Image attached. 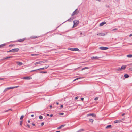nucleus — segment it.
Segmentation results:
<instances>
[{
    "instance_id": "54",
    "label": "nucleus",
    "mask_w": 132,
    "mask_h": 132,
    "mask_svg": "<svg viewBox=\"0 0 132 132\" xmlns=\"http://www.w3.org/2000/svg\"><path fill=\"white\" fill-rule=\"evenodd\" d=\"M49 114H47V116H49Z\"/></svg>"
},
{
    "instance_id": "40",
    "label": "nucleus",
    "mask_w": 132,
    "mask_h": 132,
    "mask_svg": "<svg viewBox=\"0 0 132 132\" xmlns=\"http://www.w3.org/2000/svg\"><path fill=\"white\" fill-rule=\"evenodd\" d=\"M44 122L42 123L41 124V126H42L44 125Z\"/></svg>"
},
{
    "instance_id": "18",
    "label": "nucleus",
    "mask_w": 132,
    "mask_h": 132,
    "mask_svg": "<svg viewBox=\"0 0 132 132\" xmlns=\"http://www.w3.org/2000/svg\"><path fill=\"white\" fill-rule=\"evenodd\" d=\"M5 45V44H3L0 45V48H2Z\"/></svg>"
},
{
    "instance_id": "28",
    "label": "nucleus",
    "mask_w": 132,
    "mask_h": 132,
    "mask_svg": "<svg viewBox=\"0 0 132 132\" xmlns=\"http://www.w3.org/2000/svg\"><path fill=\"white\" fill-rule=\"evenodd\" d=\"M31 55L32 56H36L38 55V54H31Z\"/></svg>"
},
{
    "instance_id": "17",
    "label": "nucleus",
    "mask_w": 132,
    "mask_h": 132,
    "mask_svg": "<svg viewBox=\"0 0 132 132\" xmlns=\"http://www.w3.org/2000/svg\"><path fill=\"white\" fill-rule=\"evenodd\" d=\"M97 35L101 36H104L105 35V34L104 33H100L97 34Z\"/></svg>"
},
{
    "instance_id": "44",
    "label": "nucleus",
    "mask_w": 132,
    "mask_h": 132,
    "mask_svg": "<svg viewBox=\"0 0 132 132\" xmlns=\"http://www.w3.org/2000/svg\"><path fill=\"white\" fill-rule=\"evenodd\" d=\"M60 115H63L64 114V113H61L59 114Z\"/></svg>"
},
{
    "instance_id": "39",
    "label": "nucleus",
    "mask_w": 132,
    "mask_h": 132,
    "mask_svg": "<svg viewBox=\"0 0 132 132\" xmlns=\"http://www.w3.org/2000/svg\"><path fill=\"white\" fill-rule=\"evenodd\" d=\"M77 78L76 79H75L74 80V81H75L76 80H77V79H79L80 78Z\"/></svg>"
},
{
    "instance_id": "12",
    "label": "nucleus",
    "mask_w": 132,
    "mask_h": 132,
    "mask_svg": "<svg viewBox=\"0 0 132 132\" xmlns=\"http://www.w3.org/2000/svg\"><path fill=\"white\" fill-rule=\"evenodd\" d=\"M12 89V88H11V87L7 88H5V90H4V91H3V92H5L6 91H7V90H9V89Z\"/></svg>"
},
{
    "instance_id": "33",
    "label": "nucleus",
    "mask_w": 132,
    "mask_h": 132,
    "mask_svg": "<svg viewBox=\"0 0 132 132\" xmlns=\"http://www.w3.org/2000/svg\"><path fill=\"white\" fill-rule=\"evenodd\" d=\"M89 121L90 122L92 123L93 122V119H89Z\"/></svg>"
},
{
    "instance_id": "60",
    "label": "nucleus",
    "mask_w": 132,
    "mask_h": 132,
    "mask_svg": "<svg viewBox=\"0 0 132 132\" xmlns=\"http://www.w3.org/2000/svg\"><path fill=\"white\" fill-rule=\"evenodd\" d=\"M82 34V32H81V33H80V35H81Z\"/></svg>"
},
{
    "instance_id": "41",
    "label": "nucleus",
    "mask_w": 132,
    "mask_h": 132,
    "mask_svg": "<svg viewBox=\"0 0 132 132\" xmlns=\"http://www.w3.org/2000/svg\"><path fill=\"white\" fill-rule=\"evenodd\" d=\"M5 79L4 78H0V80H2Z\"/></svg>"
},
{
    "instance_id": "5",
    "label": "nucleus",
    "mask_w": 132,
    "mask_h": 132,
    "mask_svg": "<svg viewBox=\"0 0 132 132\" xmlns=\"http://www.w3.org/2000/svg\"><path fill=\"white\" fill-rule=\"evenodd\" d=\"M79 13V11L77 9H76L73 12L72 14V16H73L75 15H77Z\"/></svg>"
},
{
    "instance_id": "19",
    "label": "nucleus",
    "mask_w": 132,
    "mask_h": 132,
    "mask_svg": "<svg viewBox=\"0 0 132 132\" xmlns=\"http://www.w3.org/2000/svg\"><path fill=\"white\" fill-rule=\"evenodd\" d=\"M39 37V36H31L30 38L31 39H35L36 38H37Z\"/></svg>"
},
{
    "instance_id": "4",
    "label": "nucleus",
    "mask_w": 132,
    "mask_h": 132,
    "mask_svg": "<svg viewBox=\"0 0 132 132\" xmlns=\"http://www.w3.org/2000/svg\"><path fill=\"white\" fill-rule=\"evenodd\" d=\"M79 23V21L77 20H75L73 21L74 25L73 28L76 27L77 25Z\"/></svg>"
},
{
    "instance_id": "22",
    "label": "nucleus",
    "mask_w": 132,
    "mask_h": 132,
    "mask_svg": "<svg viewBox=\"0 0 132 132\" xmlns=\"http://www.w3.org/2000/svg\"><path fill=\"white\" fill-rule=\"evenodd\" d=\"M127 56L129 58H131L132 57V55L131 54H129L127 55Z\"/></svg>"
},
{
    "instance_id": "27",
    "label": "nucleus",
    "mask_w": 132,
    "mask_h": 132,
    "mask_svg": "<svg viewBox=\"0 0 132 132\" xmlns=\"http://www.w3.org/2000/svg\"><path fill=\"white\" fill-rule=\"evenodd\" d=\"M89 69V67H85L84 68H83L81 70H84L85 69Z\"/></svg>"
},
{
    "instance_id": "53",
    "label": "nucleus",
    "mask_w": 132,
    "mask_h": 132,
    "mask_svg": "<svg viewBox=\"0 0 132 132\" xmlns=\"http://www.w3.org/2000/svg\"><path fill=\"white\" fill-rule=\"evenodd\" d=\"M84 98H81V100H84Z\"/></svg>"
},
{
    "instance_id": "49",
    "label": "nucleus",
    "mask_w": 132,
    "mask_h": 132,
    "mask_svg": "<svg viewBox=\"0 0 132 132\" xmlns=\"http://www.w3.org/2000/svg\"><path fill=\"white\" fill-rule=\"evenodd\" d=\"M132 36V33L131 34H130V35H129V36L130 37H131V36Z\"/></svg>"
},
{
    "instance_id": "47",
    "label": "nucleus",
    "mask_w": 132,
    "mask_h": 132,
    "mask_svg": "<svg viewBox=\"0 0 132 132\" xmlns=\"http://www.w3.org/2000/svg\"><path fill=\"white\" fill-rule=\"evenodd\" d=\"M28 123H30V120H28Z\"/></svg>"
},
{
    "instance_id": "29",
    "label": "nucleus",
    "mask_w": 132,
    "mask_h": 132,
    "mask_svg": "<svg viewBox=\"0 0 132 132\" xmlns=\"http://www.w3.org/2000/svg\"><path fill=\"white\" fill-rule=\"evenodd\" d=\"M39 118L40 119H43V117L42 116H39Z\"/></svg>"
},
{
    "instance_id": "3",
    "label": "nucleus",
    "mask_w": 132,
    "mask_h": 132,
    "mask_svg": "<svg viewBox=\"0 0 132 132\" xmlns=\"http://www.w3.org/2000/svg\"><path fill=\"white\" fill-rule=\"evenodd\" d=\"M126 66L125 65H122L121 68H118L116 69V70L117 71H121L125 69L126 68Z\"/></svg>"
},
{
    "instance_id": "21",
    "label": "nucleus",
    "mask_w": 132,
    "mask_h": 132,
    "mask_svg": "<svg viewBox=\"0 0 132 132\" xmlns=\"http://www.w3.org/2000/svg\"><path fill=\"white\" fill-rule=\"evenodd\" d=\"M17 63L18 65L19 66L21 65L22 64V62H18Z\"/></svg>"
},
{
    "instance_id": "16",
    "label": "nucleus",
    "mask_w": 132,
    "mask_h": 132,
    "mask_svg": "<svg viewBox=\"0 0 132 132\" xmlns=\"http://www.w3.org/2000/svg\"><path fill=\"white\" fill-rule=\"evenodd\" d=\"M49 67V66L48 65L47 66H45V67L40 68V69H39V70H43L44 69H47Z\"/></svg>"
},
{
    "instance_id": "62",
    "label": "nucleus",
    "mask_w": 132,
    "mask_h": 132,
    "mask_svg": "<svg viewBox=\"0 0 132 132\" xmlns=\"http://www.w3.org/2000/svg\"><path fill=\"white\" fill-rule=\"evenodd\" d=\"M67 21H65V22Z\"/></svg>"
},
{
    "instance_id": "6",
    "label": "nucleus",
    "mask_w": 132,
    "mask_h": 132,
    "mask_svg": "<svg viewBox=\"0 0 132 132\" xmlns=\"http://www.w3.org/2000/svg\"><path fill=\"white\" fill-rule=\"evenodd\" d=\"M32 78L30 76L25 77H23V79L26 80H29Z\"/></svg>"
},
{
    "instance_id": "45",
    "label": "nucleus",
    "mask_w": 132,
    "mask_h": 132,
    "mask_svg": "<svg viewBox=\"0 0 132 132\" xmlns=\"http://www.w3.org/2000/svg\"><path fill=\"white\" fill-rule=\"evenodd\" d=\"M79 97H78L77 96L75 97V99L76 100H77L78 98Z\"/></svg>"
},
{
    "instance_id": "23",
    "label": "nucleus",
    "mask_w": 132,
    "mask_h": 132,
    "mask_svg": "<svg viewBox=\"0 0 132 132\" xmlns=\"http://www.w3.org/2000/svg\"><path fill=\"white\" fill-rule=\"evenodd\" d=\"M124 77L125 78H128L129 77V75L127 74H125L124 75Z\"/></svg>"
},
{
    "instance_id": "1",
    "label": "nucleus",
    "mask_w": 132,
    "mask_h": 132,
    "mask_svg": "<svg viewBox=\"0 0 132 132\" xmlns=\"http://www.w3.org/2000/svg\"><path fill=\"white\" fill-rule=\"evenodd\" d=\"M19 50V49L18 48H15L14 49H12L8 51H7V52H13L15 53L17 52Z\"/></svg>"
},
{
    "instance_id": "26",
    "label": "nucleus",
    "mask_w": 132,
    "mask_h": 132,
    "mask_svg": "<svg viewBox=\"0 0 132 132\" xmlns=\"http://www.w3.org/2000/svg\"><path fill=\"white\" fill-rule=\"evenodd\" d=\"M12 110L11 109L8 110H5L4 111V112H7L8 111H12Z\"/></svg>"
},
{
    "instance_id": "34",
    "label": "nucleus",
    "mask_w": 132,
    "mask_h": 132,
    "mask_svg": "<svg viewBox=\"0 0 132 132\" xmlns=\"http://www.w3.org/2000/svg\"><path fill=\"white\" fill-rule=\"evenodd\" d=\"M18 87H19L18 86H15V87H11V88H12V89H13V88H17Z\"/></svg>"
},
{
    "instance_id": "61",
    "label": "nucleus",
    "mask_w": 132,
    "mask_h": 132,
    "mask_svg": "<svg viewBox=\"0 0 132 132\" xmlns=\"http://www.w3.org/2000/svg\"><path fill=\"white\" fill-rule=\"evenodd\" d=\"M9 123H8V125H9Z\"/></svg>"
},
{
    "instance_id": "13",
    "label": "nucleus",
    "mask_w": 132,
    "mask_h": 132,
    "mask_svg": "<svg viewBox=\"0 0 132 132\" xmlns=\"http://www.w3.org/2000/svg\"><path fill=\"white\" fill-rule=\"evenodd\" d=\"M66 125L65 124H64L63 125H61L60 126H59V127H58L57 128V129H60L62 128L63 127Z\"/></svg>"
},
{
    "instance_id": "7",
    "label": "nucleus",
    "mask_w": 132,
    "mask_h": 132,
    "mask_svg": "<svg viewBox=\"0 0 132 132\" xmlns=\"http://www.w3.org/2000/svg\"><path fill=\"white\" fill-rule=\"evenodd\" d=\"M69 50H70L73 51H78L79 50V49L78 48H70L69 49Z\"/></svg>"
},
{
    "instance_id": "46",
    "label": "nucleus",
    "mask_w": 132,
    "mask_h": 132,
    "mask_svg": "<svg viewBox=\"0 0 132 132\" xmlns=\"http://www.w3.org/2000/svg\"><path fill=\"white\" fill-rule=\"evenodd\" d=\"M32 124L33 126H35V125L34 123H32Z\"/></svg>"
},
{
    "instance_id": "43",
    "label": "nucleus",
    "mask_w": 132,
    "mask_h": 132,
    "mask_svg": "<svg viewBox=\"0 0 132 132\" xmlns=\"http://www.w3.org/2000/svg\"><path fill=\"white\" fill-rule=\"evenodd\" d=\"M129 70L130 71H132V68H129Z\"/></svg>"
},
{
    "instance_id": "50",
    "label": "nucleus",
    "mask_w": 132,
    "mask_h": 132,
    "mask_svg": "<svg viewBox=\"0 0 132 132\" xmlns=\"http://www.w3.org/2000/svg\"><path fill=\"white\" fill-rule=\"evenodd\" d=\"M125 119V118H123L122 120V121L123 120H124Z\"/></svg>"
},
{
    "instance_id": "25",
    "label": "nucleus",
    "mask_w": 132,
    "mask_h": 132,
    "mask_svg": "<svg viewBox=\"0 0 132 132\" xmlns=\"http://www.w3.org/2000/svg\"><path fill=\"white\" fill-rule=\"evenodd\" d=\"M13 57V56H9V57H5V58H4L3 59H7L9 58H12V57Z\"/></svg>"
},
{
    "instance_id": "14",
    "label": "nucleus",
    "mask_w": 132,
    "mask_h": 132,
    "mask_svg": "<svg viewBox=\"0 0 132 132\" xmlns=\"http://www.w3.org/2000/svg\"><path fill=\"white\" fill-rule=\"evenodd\" d=\"M106 22H103L100 23V26H102L103 25H104L106 24Z\"/></svg>"
},
{
    "instance_id": "56",
    "label": "nucleus",
    "mask_w": 132,
    "mask_h": 132,
    "mask_svg": "<svg viewBox=\"0 0 132 132\" xmlns=\"http://www.w3.org/2000/svg\"><path fill=\"white\" fill-rule=\"evenodd\" d=\"M50 108H52V105H50Z\"/></svg>"
},
{
    "instance_id": "35",
    "label": "nucleus",
    "mask_w": 132,
    "mask_h": 132,
    "mask_svg": "<svg viewBox=\"0 0 132 132\" xmlns=\"http://www.w3.org/2000/svg\"><path fill=\"white\" fill-rule=\"evenodd\" d=\"M39 70V69H36V70H33L31 71V72H32L34 71H36Z\"/></svg>"
},
{
    "instance_id": "48",
    "label": "nucleus",
    "mask_w": 132,
    "mask_h": 132,
    "mask_svg": "<svg viewBox=\"0 0 132 132\" xmlns=\"http://www.w3.org/2000/svg\"><path fill=\"white\" fill-rule=\"evenodd\" d=\"M61 106V108H63V105H61V106Z\"/></svg>"
},
{
    "instance_id": "51",
    "label": "nucleus",
    "mask_w": 132,
    "mask_h": 132,
    "mask_svg": "<svg viewBox=\"0 0 132 132\" xmlns=\"http://www.w3.org/2000/svg\"><path fill=\"white\" fill-rule=\"evenodd\" d=\"M53 116V114H51L50 115V116L51 117H52V116Z\"/></svg>"
},
{
    "instance_id": "55",
    "label": "nucleus",
    "mask_w": 132,
    "mask_h": 132,
    "mask_svg": "<svg viewBox=\"0 0 132 132\" xmlns=\"http://www.w3.org/2000/svg\"><path fill=\"white\" fill-rule=\"evenodd\" d=\"M125 114V113H123V114H122V116H123Z\"/></svg>"
},
{
    "instance_id": "52",
    "label": "nucleus",
    "mask_w": 132,
    "mask_h": 132,
    "mask_svg": "<svg viewBox=\"0 0 132 132\" xmlns=\"http://www.w3.org/2000/svg\"><path fill=\"white\" fill-rule=\"evenodd\" d=\"M31 117H33L34 116V115L33 114H32L31 115Z\"/></svg>"
},
{
    "instance_id": "36",
    "label": "nucleus",
    "mask_w": 132,
    "mask_h": 132,
    "mask_svg": "<svg viewBox=\"0 0 132 132\" xmlns=\"http://www.w3.org/2000/svg\"><path fill=\"white\" fill-rule=\"evenodd\" d=\"M20 124L21 125L22 124V121H20Z\"/></svg>"
},
{
    "instance_id": "59",
    "label": "nucleus",
    "mask_w": 132,
    "mask_h": 132,
    "mask_svg": "<svg viewBox=\"0 0 132 132\" xmlns=\"http://www.w3.org/2000/svg\"><path fill=\"white\" fill-rule=\"evenodd\" d=\"M56 104H57V105H58V104H59L58 103V102H56Z\"/></svg>"
},
{
    "instance_id": "24",
    "label": "nucleus",
    "mask_w": 132,
    "mask_h": 132,
    "mask_svg": "<svg viewBox=\"0 0 132 132\" xmlns=\"http://www.w3.org/2000/svg\"><path fill=\"white\" fill-rule=\"evenodd\" d=\"M111 127V125H108L106 127V128L107 129L109 128H110Z\"/></svg>"
},
{
    "instance_id": "20",
    "label": "nucleus",
    "mask_w": 132,
    "mask_h": 132,
    "mask_svg": "<svg viewBox=\"0 0 132 132\" xmlns=\"http://www.w3.org/2000/svg\"><path fill=\"white\" fill-rule=\"evenodd\" d=\"M73 19V18H70L67 20V21H72Z\"/></svg>"
},
{
    "instance_id": "30",
    "label": "nucleus",
    "mask_w": 132,
    "mask_h": 132,
    "mask_svg": "<svg viewBox=\"0 0 132 132\" xmlns=\"http://www.w3.org/2000/svg\"><path fill=\"white\" fill-rule=\"evenodd\" d=\"M24 117V116L23 115H22L20 117V120H22L23 119V118Z\"/></svg>"
},
{
    "instance_id": "9",
    "label": "nucleus",
    "mask_w": 132,
    "mask_h": 132,
    "mask_svg": "<svg viewBox=\"0 0 132 132\" xmlns=\"http://www.w3.org/2000/svg\"><path fill=\"white\" fill-rule=\"evenodd\" d=\"M92 116L93 117H96L95 114L94 113L88 114L87 115V116Z\"/></svg>"
},
{
    "instance_id": "31",
    "label": "nucleus",
    "mask_w": 132,
    "mask_h": 132,
    "mask_svg": "<svg viewBox=\"0 0 132 132\" xmlns=\"http://www.w3.org/2000/svg\"><path fill=\"white\" fill-rule=\"evenodd\" d=\"M41 73H47V72L46 71H41L40 72Z\"/></svg>"
},
{
    "instance_id": "10",
    "label": "nucleus",
    "mask_w": 132,
    "mask_h": 132,
    "mask_svg": "<svg viewBox=\"0 0 132 132\" xmlns=\"http://www.w3.org/2000/svg\"><path fill=\"white\" fill-rule=\"evenodd\" d=\"M122 122V120H115L114 121V123H120Z\"/></svg>"
},
{
    "instance_id": "57",
    "label": "nucleus",
    "mask_w": 132,
    "mask_h": 132,
    "mask_svg": "<svg viewBox=\"0 0 132 132\" xmlns=\"http://www.w3.org/2000/svg\"><path fill=\"white\" fill-rule=\"evenodd\" d=\"M12 46V45H9V46L10 47V46Z\"/></svg>"
},
{
    "instance_id": "42",
    "label": "nucleus",
    "mask_w": 132,
    "mask_h": 132,
    "mask_svg": "<svg viewBox=\"0 0 132 132\" xmlns=\"http://www.w3.org/2000/svg\"><path fill=\"white\" fill-rule=\"evenodd\" d=\"M117 29V28H115V29H114L112 30V31H114V30H116Z\"/></svg>"
},
{
    "instance_id": "15",
    "label": "nucleus",
    "mask_w": 132,
    "mask_h": 132,
    "mask_svg": "<svg viewBox=\"0 0 132 132\" xmlns=\"http://www.w3.org/2000/svg\"><path fill=\"white\" fill-rule=\"evenodd\" d=\"M100 58V57H98L97 56H95V57H92L91 58V59L92 60L94 59H99Z\"/></svg>"
},
{
    "instance_id": "37",
    "label": "nucleus",
    "mask_w": 132,
    "mask_h": 132,
    "mask_svg": "<svg viewBox=\"0 0 132 132\" xmlns=\"http://www.w3.org/2000/svg\"><path fill=\"white\" fill-rule=\"evenodd\" d=\"M83 130H84L83 129H81L79 130L78 131H77V132H80L81 131H83Z\"/></svg>"
},
{
    "instance_id": "32",
    "label": "nucleus",
    "mask_w": 132,
    "mask_h": 132,
    "mask_svg": "<svg viewBox=\"0 0 132 132\" xmlns=\"http://www.w3.org/2000/svg\"><path fill=\"white\" fill-rule=\"evenodd\" d=\"M26 126L28 128H30V125L28 124H27Z\"/></svg>"
},
{
    "instance_id": "11",
    "label": "nucleus",
    "mask_w": 132,
    "mask_h": 132,
    "mask_svg": "<svg viewBox=\"0 0 132 132\" xmlns=\"http://www.w3.org/2000/svg\"><path fill=\"white\" fill-rule=\"evenodd\" d=\"M26 38H24L22 39H19L17 41L20 42H22L25 40H26Z\"/></svg>"
},
{
    "instance_id": "2",
    "label": "nucleus",
    "mask_w": 132,
    "mask_h": 132,
    "mask_svg": "<svg viewBox=\"0 0 132 132\" xmlns=\"http://www.w3.org/2000/svg\"><path fill=\"white\" fill-rule=\"evenodd\" d=\"M47 61L46 60H43L40 61L39 62H37L34 63V64L35 65H36V64H39L43 63H47Z\"/></svg>"
},
{
    "instance_id": "8",
    "label": "nucleus",
    "mask_w": 132,
    "mask_h": 132,
    "mask_svg": "<svg viewBox=\"0 0 132 132\" xmlns=\"http://www.w3.org/2000/svg\"><path fill=\"white\" fill-rule=\"evenodd\" d=\"M99 48V49L102 50H106L108 48V47H100Z\"/></svg>"
},
{
    "instance_id": "58",
    "label": "nucleus",
    "mask_w": 132,
    "mask_h": 132,
    "mask_svg": "<svg viewBox=\"0 0 132 132\" xmlns=\"http://www.w3.org/2000/svg\"><path fill=\"white\" fill-rule=\"evenodd\" d=\"M56 132H60V131H56Z\"/></svg>"
},
{
    "instance_id": "38",
    "label": "nucleus",
    "mask_w": 132,
    "mask_h": 132,
    "mask_svg": "<svg viewBox=\"0 0 132 132\" xmlns=\"http://www.w3.org/2000/svg\"><path fill=\"white\" fill-rule=\"evenodd\" d=\"M98 99V98L96 97L94 98V100H95L96 101V100H97Z\"/></svg>"
}]
</instances>
